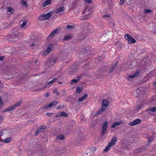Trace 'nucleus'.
Masks as SVG:
<instances>
[{
    "instance_id": "obj_1",
    "label": "nucleus",
    "mask_w": 156,
    "mask_h": 156,
    "mask_svg": "<svg viewBox=\"0 0 156 156\" xmlns=\"http://www.w3.org/2000/svg\"><path fill=\"white\" fill-rule=\"evenodd\" d=\"M23 34L22 33L19 32L16 28L12 29V34L6 36L7 39L10 41H16L20 37H21Z\"/></svg>"
},
{
    "instance_id": "obj_2",
    "label": "nucleus",
    "mask_w": 156,
    "mask_h": 156,
    "mask_svg": "<svg viewBox=\"0 0 156 156\" xmlns=\"http://www.w3.org/2000/svg\"><path fill=\"white\" fill-rule=\"evenodd\" d=\"M92 12V10L91 8H89L88 7L85 8L83 10V13H85V12H87L88 13L83 16L82 18H81V20H84L89 19L90 18V16Z\"/></svg>"
},
{
    "instance_id": "obj_3",
    "label": "nucleus",
    "mask_w": 156,
    "mask_h": 156,
    "mask_svg": "<svg viewBox=\"0 0 156 156\" xmlns=\"http://www.w3.org/2000/svg\"><path fill=\"white\" fill-rule=\"evenodd\" d=\"M125 39L128 41L129 44H134L136 42V40L129 34H126L124 36Z\"/></svg>"
},
{
    "instance_id": "obj_4",
    "label": "nucleus",
    "mask_w": 156,
    "mask_h": 156,
    "mask_svg": "<svg viewBox=\"0 0 156 156\" xmlns=\"http://www.w3.org/2000/svg\"><path fill=\"white\" fill-rule=\"evenodd\" d=\"M108 127V122L105 121L104 122L102 125V130L101 132L100 136H102L105 134L107 131Z\"/></svg>"
},
{
    "instance_id": "obj_5",
    "label": "nucleus",
    "mask_w": 156,
    "mask_h": 156,
    "mask_svg": "<svg viewBox=\"0 0 156 156\" xmlns=\"http://www.w3.org/2000/svg\"><path fill=\"white\" fill-rule=\"evenodd\" d=\"M58 103L57 101H54L50 103L48 105H46L45 106H43L41 108L42 110H44L45 109L50 108L53 106H56Z\"/></svg>"
},
{
    "instance_id": "obj_6",
    "label": "nucleus",
    "mask_w": 156,
    "mask_h": 156,
    "mask_svg": "<svg viewBox=\"0 0 156 156\" xmlns=\"http://www.w3.org/2000/svg\"><path fill=\"white\" fill-rule=\"evenodd\" d=\"M140 72V70H138L136 72V73H135L132 75L128 76L126 77L127 79L129 80V79L133 78L136 77L139 74Z\"/></svg>"
},
{
    "instance_id": "obj_7",
    "label": "nucleus",
    "mask_w": 156,
    "mask_h": 156,
    "mask_svg": "<svg viewBox=\"0 0 156 156\" xmlns=\"http://www.w3.org/2000/svg\"><path fill=\"white\" fill-rule=\"evenodd\" d=\"M94 152V150L92 149H87L86 152H84L83 154L84 156H90L92 155Z\"/></svg>"
},
{
    "instance_id": "obj_8",
    "label": "nucleus",
    "mask_w": 156,
    "mask_h": 156,
    "mask_svg": "<svg viewBox=\"0 0 156 156\" xmlns=\"http://www.w3.org/2000/svg\"><path fill=\"white\" fill-rule=\"evenodd\" d=\"M52 44L51 43L50 44L46 50L44 52V55H46L48 54L52 50Z\"/></svg>"
},
{
    "instance_id": "obj_9",
    "label": "nucleus",
    "mask_w": 156,
    "mask_h": 156,
    "mask_svg": "<svg viewBox=\"0 0 156 156\" xmlns=\"http://www.w3.org/2000/svg\"><path fill=\"white\" fill-rule=\"evenodd\" d=\"M141 122V120L139 119H137L132 122H130L129 125L130 126H133L140 123Z\"/></svg>"
},
{
    "instance_id": "obj_10",
    "label": "nucleus",
    "mask_w": 156,
    "mask_h": 156,
    "mask_svg": "<svg viewBox=\"0 0 156 156\" xmlns=\"http://www.w3.org/2000/svg\"><path fill=\"white\" fill-rule=\"evenodd\" d=\"M47 127L45 126H42L40 127L37 131L35 132V134L36 135H37L39 133L42 132L43 130L45 129Z\"/></svg>"
},
{
    "instance_id": "obj_11",
    "label": "nucleus",
    "mask_w": 156,
    "mask_h": 156,
    "mask_svg": "<svg viewBox=\"0 0 156 156\" xmlns=\"http://www.w3.org/2000/svg\"><path fill=\"white\" fill-rule=\"evenodd\" d=\"M59 30V29H57L52 31L51 33L50 34L48 37H47V39H48L50 38H51L54 36L55 34H58V33Z\"/></svg>"
},
{
    "instance_id": "obj_12",
    "label": "nucleus",
    "mask_w": 156,
    "mask_h": 156,
    "mask_svg": "<svg viewBox=\"0 0 156 156\" xmlns=\"http://www.w3.org/2000/svg\"><path fill=\"white\" fill-rule=\"evenodd\" d=\"M117 140V138L116 137H113L111 141L108 144L111 146H113L115 144Z\"/></svg>"
},
{
    "instance_id": "obj_13",
    "label": "nucleus",
    "mask_w": 156,
    "mask_h": 156,
    "mask_svg": "<svg viewBox=\"0 0 156 156\" xmlns=\"http://www.w3.org/2000/svg\"><path fill=\"white\" fill-rule=\"evenodd\" d=\"M122 123V122L120 121L118 122H115L111 126V127L113 129L116 127L117 126H118L120 125Z\"/></svg>"
},
{
    "instance_id": "obj_14",
    "label": "nucleus",
    "mask_w": 156,
    "mask_h": 156,
    "mask_svg": "<svg viewBox=\"0 0 156 156\" xmlns=\"http://www.w3.org/2000/svg\"><path fill=\"white\" fill-rule=\"evenodd\" d=\"M53 13L54 12H53L50 11L46 14H44L45 16H46V19L48 20L51 17V15H53Z\"/></svg>"
},
{
    "instance_id": "obj_15",
    "label": "nucleus",
    "mask_w": 156,
    "mask_h": 156,
    "mask_svg": "<svg viewBox=\"0 0 156 156\" xmlns=\"http://www.w3.org/2000/svg\"><path fill=\"white\" fill-rule=\"evenodd\" d=\"M51 0H46L43 4V6L44 7L47 5L50 4L51 3Z\"/></svg>"
},
{
    "instance_id": "obj_16",
    "label": "nucleus",
    "mask_w": 156,
    "mask_h": 156,
    "mask_svg": "<svg viewBox=\"0 0 156 156\" xmlns=\"http://www.w3.org/2000/svg\"><path fill=\"white\" fill-rule=\"evenodd\" d=\"M87 96L88 94H85L83 95L81 97L79 98V101L80 102L83 101V100H84L85 99L87 98Z\"/></svg>"
},
{
    "instance_id": "obj_17",
    "label": "nucleus",
    "mask_w": 156,
    "mask_h": 156,
    "mask_svg": "<svg viewBox=\"0 0 156 156\" xmlns=\"http://www.w3.org/2000/svg\"><path fill=\"white\" fill-rule=\"evenodd\" d=\"M57 79H58V78H54L52 80H51V81H49L48 83H47V84L45 85V86L44 87V88H45L47 87V84L49 85V84H52Z\"/></svg>"
},
{
    "instance_id": "obj_18",
    "label": "nucleus",
    "mask_w": 156,
    "mask_h": 156,
    "mask_svg": "<svg viewBox=\"0 0 156 156\" xmlns=\"http://www.w3.org/2000/svg\"><path fill=\"white\" fill-rule=\"evenodd\" d=\"M64 10V8L63 7L58 8L55 10V12L56 13H58L62 11H63Z\"/></svg>"
},
{
    "instance_id": "obj_19",
    "label": "nucleus",
    "mask_w": 156,
    "mask_h": 156,
    "mask_svg": "<svg viewBox=\"0 0 156 156\" xmlns=\"http://www.w3.org/2000/svg\"><path fill=\"white\" fill-rule=\"evenodd\" d=\"M105 107H107L108 106V101L105 99H103L102 101V105Z\"/></svg>"
},
{
    "instance_id": "obj_20",
    "label": "nucleus",
    "mask_w": 156,
    "mask_h": 156,
    "mask_svg": "<svg viewBox=\"0 0 156 156\" xmlns=\"http://www.w3.org/2000/svg\"><path fill=\"white\" fill-rule=\"evenodd\" d=\"M81 78L80 77H76L75 78V79L72 80L71 82L74 83H76L80 81Z\"/></svg>"
},
{
    "instance_id": "obj_21",
    "label": "nucleus",
    "mask_w": 156,
    "mask_h": 156,
    "mask_svg": "<svg viewBox=\"0 0 156 156\" xmlns=\"http://www.w3.org/2000/svg\"><path fill=\"white\" fill-rule=\"evenodd\" d=\"M7 10L8 12H10L11 14L13 13L14 12V10L11 7H7Z\"/></svg>"
},
{
    "instance_id": "obj_22",
    "label": "nucleus",
    "mask_w": 156,
    "mask_h": 156,
    "mask_svg": "<svg viewBox=\"0 0 156 156\" xmlns=\"http://www.w3.org/2000/svg\"><path fill=\"white\" fill-rule=\"evenodd\" d=\"M2 141L4 142L8 143H9L11 141V139L10 138H8L6 139H4L2 140H1Z\"/></svg>"
},
{
    "instance_id": "obj_23",
    "label": "nucleus",
    "mask_w": 156,
    "mask_h": 156,
    "mask_svg": "<svg viewBox=\"0 0 156 156\" xmlns=\"http://www.w3.org/2000/svg\"><path fill=\"white\" fill-rule=\"evenodd\" d=\"M117 64L118 63L116 62L112 66V67L110 69L109 71L108 72L109 73H111L112 72V71L114 70L115 68L117 66Z\"/></svg>"
},
{
    "instance_id": "obj_24",
    "label": "nucleus",
    "mask_w": 156,
    "mask_h": 156,
    "mask_svg": "<svg viewBox=\"0 0 156 156\" xmlns=\"http://www.w3.org/2000/svg\"><path fill=\"white\" fill-rule=\"evenodd\" d=\"M85 135L82 133H80L78 134V138L80 139V140L82 139L85 136Z\"/></svg>"
},
{
    "instance_id": "obj_25",
    "label": "nucleus",
    "mask_w": 156,
    "mask_h": 156,
    "mask_svg": "<svg viewBox=\"0 0 156 156\" xmlns=\"http://www.w3.org/2000/svg\"><path fill=\"white\" fill-rule=\"evenodd\" d=\"M22 103V101H20L16 103L14 105H13L15 108H16L20 106L21 104Z\"/></svg>"
},
{
    "instance_id": "obj_26",
    "label": "nucleus",
    "mask_w": 156,
    "mask_h": 156,
    "mask_svg": "<svg viewBox=\"0 0 156 156\" xmlns=\"http://www.w3.org/2000/svg\"><path fill=\"white\" fill-rule=\"evenodd\" d=\"M60 114L61 117L63 116L65 117H67L68 116V115L65 112H60Z\"/></svg>"
},
{
    "instance_id": "obj_27",
    "label": "nucleus",
    "mask_w": 156,
    "mask_h": 156,
    "mask_svg": "<svg viewBox=\"0 0 156 156\" xmlns=\"http://www.w3.org/2000/svg\"><path fill=\"white\" fill-rule=\"evenodd\" d=\"M57 138L61 140H63L65 138V137L63 135H59L57 136Z\"/></svg>"
},
{
    "instance_id": "obj_28",
    "label": "nucleus",
    "mask_w": 156,
    "mask_h": 156,
    "mask_svg": "<svg viewBox=\"0 0 156 156\" xmlns=\"http://www.w3.org/2000/svg\"><path fill=\"white\" fill-rule=\"evenodd\" d=\"M148 110L152 112L156 111V107L150 108H149Z\"/></svg>"
},
{
    "instance_id": "obj_29",
    "label": "nucleus",
    "mask_w": 156,
    "mask_h": 156,
    "mask_svg": "<svg viewBox=\"0 0 156 156\" xmlns=\"http://www.w3.org/2000/svg\"><path fill=\"white\" fill-rule=\"evenodd\" d=\"M111 146L109 144H108V145L107 146V147L105 148V149H104V151L105 152H107L110 149V147Z\"/></svg>"
},
{
    "instance_id": "obj_30",
    "label": "nucleus",
    "mask_w": 156,
    "mask_h": 156,
    "mask_svg": "<svg viewBox=\"0 0 156 156\" xmlns=\"http://www.w3.org/2000/svg\"><path fill=\"white\" fill-rule=\"evenodd\" d=\"M53 92L54 93H55L56 94V95L57 96H58L60 94V93L59 92H58L57 89H54L53 90Z\"/></svg>"
},
{
    "instance_id": "obj_31",
    "label": "nucleus",
    "mask_w": 156,
    "mask_h": 156,
    "mask_svg": "<svg viewBox=\"0 0 156 156\" xmlns=\"http://www.w3.org/2000/svg\"><path fill=\"white\" fill-rule=\"evenodd\" d=\"M58 58L57 57L55 58L54 60L53 61H51V64L52 65L54 64L55 63H56L57 61Z\"/></svg>"
},
{
    "instance_id": "obj_32",
    "label": "nucleus",
    "mask_w": 156,
    "mask_h": 156,
    "mask_svg": "<svg viewBox=\"0 0 156 156\" xmlns=\"http://www.w3.org/2000/svg\"><path fill=\"white\" fill-rule=\"evenodd\" d=\"M82 89L80 87H76V91L78 93H80L81 92Z\"/></svg>"
},
{
    "instance_id": "obj_33",
    "label": "nucleus",
    "mask_w": 156,
    "mask_h": 156,
    "mask_svg": "<svg viewBox=\"0 0 156 156\" xmlns=\"http://www.w3.org/2000/svg\"><path fill=\"white\" fill-rule=\"evenodd\" d=\"M21 3L22 5H23L24 6H26L27 7V2L26 1L24 0H22L21 1Z\"/></svg>"
},
{
    "instance_id": "obj_34",
    "label": "nucleus",
    "mask_w": 156,
    "mask_h": 156,
    "mask_svg": "<svg viewBox=\"0 0 156 156\" xmlns=\"http://www.w3.org/2000/svg\"><path fill=\"white\" fill-rule=\"evenodd\" d=\"M75 26L74 25H68L67 26V28L68 29H73L74 28Z\"/></svg>"
},
{
    "instance_id": "obj_35",
    "label": "nucleus",
    "mask_w": 156,
    "mask_h": 156,
    "mask_svg": "<svg viewBox=\"0 0 156 156\" xmlns=\"http://www.w3.org/2000/svg\"><path fill=\"white\" fill-rule=\"evenodd\" d=\"M38 19L40 20H45V19L44 18V17L43 15H41L39 17Z\"/></svg>"
},
{
    "instance_id": "obj_36",
    "label": "nucleus",
    "mask_w": 156,
    "mask_h": 156,
    "mask_svg": "<svg viewBox=\"0 0 156 156\" xmlns=\"http://www.w3.org/2000/svg\"><path fill=\"white\" fill-rule=\"evenodd\" d=\"M26 24L27 22L26 21H23L22 24H21L20 25L21 27H23L24 26H25L26 25Z\"/></svg>"
},
{
    "instance_id": "obj_37",
    "label": "nucleus",
    "mask_w": 156,
    "mask_h": 156,
    "mask_svg": "<svg viewBox=\"0 0 156 156\" xmlns=\"http://www.w3.org/2000/svg\"><path fill=\"white\" fill-rule=\"evenodd\" d=\"M9 109L10 108H9V107L7 108H6L5 109V110H4L2 111V113H4V112H8V111H11V110Z\"/></svg>"
},
{
    "instance_id": "obj_38",
    "label": "nucleus",
    "mask_w": 156,
    "mask_h": 156,
    "mask_svg": "<svg viewBox=\"0 0 156 156\" xmlns=\"http://www.w3.org/2000/svg\"><path fill=\"white\" fill-rule=\"evenodd\" d=\"M136 109L137 111L139 110L142 109V106H138L136 107Z\"/></svg>"
},
{
    "instance_id": "obj_39",
    "label": "nucleus",
    "mask_w": 156,
    "mask_h": 156,
    "mask_svg": "<svg viewBox=\"0 0 156 156\" xmlns=\"http://www.w3.org/2000/svg\"><path fill=\"white\" fill-rule=\"evenodd\" d=\"M71 37L69 36H65L64 37V40H69L70 38Z\"/></svg>"
},
{
    "instance_id": "obj_40",
    "label": "nucleus",
    "mask_w": 156,
    "mask_h": 156,
    "mask_svg": "<svg viewBox=\"0 0 156 156\" xmlns=\"http://www.w3.org/2000/svg\"><path fill=\"white\" fill-rule=\"evenodd\" d=\"M110 16L111 15L110 14H106L103 16V17L104 18H105L106 17H110Z\"/></svg>"
},
{
    "instance_id": "obj_41",
    "label": "nucleus",
    "mask_w": 156,
    "mask_h": 156,
    "mask_svg": "<svg viewBox=\"0 0 156 156\" xmlns=\"http://www.w3.org/2000/svg\"><path fill=\"white\" fill-rule=\"evenodd\" d=\"M103 112V111H102V110H101V109H100L99 110L98 112L97 113V115H100V114H101L102 113V112Z\"/></svg>"
},
{
    "instance_id": "obj_42",
    "label": "nucleus",
    "mask_w": 156,
    "mask_h": 156,
    "mask_svg": "<svg viewBox=\"0 0 156 156\" xmlns=\"http://www.w3.org/2000/svg\"><path fill=\"white\" fill-rule=\"evenodd\" d=\"M84 1L85 2L90 4L92 2V0H84Z\"/></svg>"
},
{
    "instance_id": "obj_43",
    "label": "nucleus",
    "mask_w": 156,
    "mask_h": 156,
    "mask_svg": "<svg viewBox=\"0 0 156 156\" xmlns=\"http://www.w3.org/2000/svg\"><path fill=\"white\" fill-rule=\"evenodd\" d=\"M9 107V108H10L9 109H10L11 111L15 108L13 105Z\"/></svg>"
},
{
    "instance_id": "obj_44",
    "label": "nucleus",
    "mask_w": 156,
    "mask_h": 156,
    "mask_svg": "<svg viewBox=\"0 0 156 156\" xmlns=\"http://www.w3.org/2000/svg\"><path fill=\"white\" fill-rule=\"evenodd\" d=\"M106 107H105L104 106L102 105V106L100 109L102 110L103 111H104L105 110Z\"/></svg>"
},
{
    "instance_id": "obj_45",
    "label": "nucleus",
    "mask_w": 156,
    "mask_h": 156,
    "mask_svg": "<svg viewBox=\"0 0 156 156\" xmlns=\"http://www.w3.org/2000/svg\"><path fill=\"white\" fill-rule=\"evenodd\" d=\"M145 11L146 13H147L151 12V10L150 9H147L145 10Z\"/></svg>"
},
{
    "instance_id": "obj_46",
    "label": "nucleus",
    "mask_w": 156,
    "mask_h": 156,
    "mask_svg": "<svg viewBox=\"0 0 156 156\" xmlns=\"http://www.w3.org/2000/svg\"><path fill=\"white\" fill-rule=\"evenodd\" d=\"M52 113H46V115L48 116H51L52 115Z\"/></svg>"
},
{
    "instance_id": "obj_47",
    "label": "nucleus",
    "mask_w": 156,
    "mask_h": 156,
    "mask_svg": "<svg viewBox=\"0 0 156 156\" xmlns=\"http://www.w3.org/2000/svg\"><path fill=\"white\" fill-rule=\"evenodd\" d=\"M125 0H120V3L121 5H123V3L125 2Z\"/></svg>"
},
{
    "instance_id": "obj_48",
    "label": "nucleus",
    "mask_w": 156,
    "mask_h": 156,
    "mask_svg": "<svg viewBox=\"0 0 156 156\" xmlns=\"http://www.w3.org/2000/svg\"><path fill=\"white\" fill-rule=\"evenodd\" d=\"M36 44V45H37V44H36L35 43V42H34V43H33L32 44H31L30 45V46L31 47H33L34 46H35Z\"/></svg>"
},
{
    "instance_id": "obj_49",
    "label": "nucleus",
    "mask_w": 156,
    "mask_h": 156,
    "mask_svg": "<svg viewBox=\"0 0 156 156\" xmlns=\"http://www.w3.org/2000/svg\"><path fill=\"white\" fill-rule=\"evenodd\" d=\"M61 117V115H60V113L59 114H57L56 115V117Z\"/></svg>"
},
{
    "instance_id": "obj_50",
    "label": "nucleus",
    "mask_w": 156,
    "mask_h": 156,
    "mask_svg": "<svg viewBox=\"0 0 156 156\" xmlns=\"http://www.w3.org/2000/svg\"><path fill=\"white\" fill-rule=\"evenodd\" d=\"M5 57L4 56H1V60H3L5 59Z\"/></svg>"
},
{
    "instance_id": "obj_51",
    "label": "nucleus",
    "mask_w": 156,
    "mask_h": 156,
    "mask_svg": "<svg viewBox=\"0 0 156 156\" xmlns=\"http://www.w3.org/2000/svg\"><path fill=\"white\" fill-rule=\"evenodd\" d=\"M49 93L48 92H47L45 93V96L46 97H47L49 96Z\"/></svg>"
},
{
    "instance_id": "obj_52",
    "label": "nucleus",
    "mask_w": 156,
    "mask_h": 156,
    "mask_svg": "<svg viewBox=\"0 0 156 156\" xmlns=\"http://www.w3.org/2000/svg\"><path fill=\"white\" fill-rule=\"evenodd\" d=\"M62 108V106L60 105H59L57 107V109H59L61 108Z\"/></svg>"
},
{
    "instance_id": "obj_53",
    "label": "nucleus",
    "mask_w": 156,
    "mask_h": 156,
    "mask_svg": "<svg viewBox=\"0 0 156 156\" xmlns=\"http://www.w3.org/2000/svg\"><path fill=\"white\" fill-rule=\"evenodd\" d=\"M3 103V101L2 100L1 98V105H2Z\"/></svg>"
},
{
    "instance_id": "obj_54",
    "label": "nucleus",
    "mask_w": 156,
    "mask_h": 156,
    "mask_svg": "<svg viewBox=\"0 0 156 156\" xmlns=\"http://www.w3.org/2000/svg\"><path fill=\"white\" fill-rule=\"evenodd\" d=\"M43 15L44 18L45 19V20H47V19H46V16H45L44 14H43Z\"/></svg>"
},
{
    "instance_id": "obj_55",
    "label": "nucleus",
    "mask_w": 156,
    "mask_h": 156,
    "mask_svg": "<svg viewBox=\"0 0 156 156\" xmlns=\"http://www.w3.org/2000/svg\"><path fill=\"white\" fill-rule=\"evenodd\" d=\"M119 43V42H116L115 43V46H116V45Z\"/></svg>"
},
{
    "instance_id": "obj_56",
    "label": "nucleus",
    "mask_w": 156,
    "mask_h": 156,
    "mask_svg": "<svg viewBox=\"0 0 156 156\" xmlns=\"http://www.w3.org/2000/svg\"><path fill=\"white\" fill-rule=\"evenodd\" d=\"M102 71H103L104 72H105V71H106V69H104V70H103V69H101Z\"/></svg>"
},
{
    "instance_id": "obj_57",
    "label": "nucleus",
    "mask_w": 156,
    "mask_h": 156,
    "mask_svg": "<svg viewBox=\"0 0 156 156\" xmlns=\"http://www.w3.org/2000/svg\"><path fill=\"white\" fill-rule=\"evenodd\" d=\"M153 84H154V85H156V81L154 82L153 83Z\"/></svg>"
},
{
    "instance_id": "obj_58",
    "label": "nucleus",
    "mask_w": 156,
    "mask_h": 156,
    "mask_svg": "<svg viewBox=\"0 0 156 156\" xmlns=\"http://www.w3.org/2000/svg\"><path fill=\"white\" fill-rule=\"evenodd\" d=\"M58 83L59 84H61L62 83L60 82H58Z\"/></svg>"
},
{
    "instance_id": "obj_59",
    "label": "nucleus",
    "mask_w": 156,
    "mask_h": 156,
    "mask_svg": "<svg viewBox=\"0 0 156 156\" xmlns=\"http://www.w3.org/2000/svg\"><path fill=\"white\" fill-rule=\"evenodd\" d=\"M3 134V133L1 132V134H0L1 136Z\"/></svg>"
},
{
    "instance_id": "obj_60",
    "label": "nucleus",
    "mask_w": 156,
    "mask_h": 156,
    "mask_svg": "<svg viewBox=\"0 0 156 156\" xmlns=\"http://www.w3.org/2000/svg\"><path fill=\"white\" fill-rule=\"evenodd\" d=\"M136 97H138V95H137L136 96L135 95H134Z\"/></svg>"
},
{
    "instance_id": "obj_61",
    "label": "nucleus",
    "mask_w": 156,
    "mask_h": 156,
    "mask_svg": "<svg viewBox=\"0 0 156 156\" xmlns=\"http://www.w3.org/2000/svg\"><path fill=\"white\" fill-rule=\"evenodd\" d=\"M0 117H1V119H2V117L1 116H0Z\"/></svg>"
},
{
    "instance_id": "obj_62",
    "label": "nucleus",
    "mask_w": 156,
    "mask_h": 156,
    "mask_svg": "<svg viewBox=\"0 0 156 156\" xmlns=\"http://www.w3.org/2000/svg\"><path fill=\"white\" fill-rule=\"evenodd\" d=\"M37 62V60H36V61H35V62L36 63Z\"/></svg>"
},
{
    "instance_id": "obj_63",
    "label": "nucleus",
    "mask_w": 156,
    "mask_h": 156,
    "mask_svg": "<svg viewBox=\"0 0 156 156\" xmlns=\"http://www.w3.org/2000/svg\"><path fill=\"white\" fill-rule=\"evenodd\" d=\"M141 89H142V88H140H140H139V89H140V90Z\"/></svg>"
},
{
    "instance_id": "obj_64",
    "label": "nucleus",
    "mask_w": 156,
    "mask_h": 156,
    "mask_svg": "<svg viewBox=\"0 0 156 156\" xmlns=\"http://www.w3.org/2000/svg\"><path fill=\"white\" fill-rule=\"evenodd\" d=\"M83 51H81V53H83Z\"/></svg>"
}]
</instances>
